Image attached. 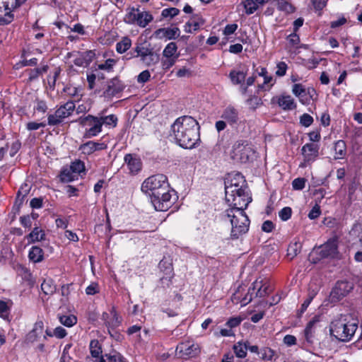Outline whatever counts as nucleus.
Masks as SVG:
<instances>
[{
  "instance_id": "55",
  "label": "nucleus",
  "mask_w": 362,
  "mask_h": 362,
  "mask_svg": "<svg viewBox=\"0 0 362 362\" xmlns=\"http://www.w3.org/2000/svg\"><path fill=\"white\" fill-rule=\"evenodd\" d=\"M151 74L148 70L141 71L137 76V82L139 83H144L149 81Z\"/></svg>"
},
{
  "instance_id": "38",
  "label": "nucleus",
  "mask_w": 362,
  "mask_h": 362,
  "mask_svg": "<svg viewBox=\"0 0 362 362\" xmlns=\"http://www.w3.org/2000/svg\"><path fill=\"white\" fill-rule=\"evenodd\" d=\"M177 47L176 43L173 42H170L167 45V46L165 47L163 52V57H165V58L173 57V55L177 52Z\"/></svg>"
},
{
  "instance_id": "59",
  "label": "nucleus",
  "mask_w": 362,
  "mask_h": 362,
  "mask_svg": "<svg viewBox=\"0 0 362 362\" xmlns=\"http://www.w3.org/2000/svg\"><path fill=\"white\" fill-rule=\"evenodd\" d=\"M176 57L166 58L162 61V67L163 69L167 70L172 67L175 63Z\"/></svg>"
},
{
  "instance_id": "57",
  "label": "nucleus",
  "mask_w": 362,
  "mask_h": 362,
  "mask_svg": "<svg viewBox=\"0 0 362 362\" xmlns=\"http://www.w3.org/2000/svg\"><path fill=\"white\" fill-rule=\"evenodd\" d=\"M115 64V61L112 59H108L105 63L99 64V69L110 71L112 69V66Z\"/></svg>"
},
{
  "instance_id": "25",
  "label": "nucleus",
  "mask_w": 362,
  "mask_h": 362,
  "mask_svg": "<svg viewBox=\"0 0 362 362\" xmlns=\"http://www.w3.org/2000/svg\"><path fill=\"white\" fill-rule=\"evenodd\" d=\"M335 159L343 158L346 153V146L344 141L339 140L334 144Z\"/></svg>"
},
{
  "instance_id": "31",
  "label": "nucleus",
  "mask_w": 362,
  "mask_h": 362,
  "mask_svg": "<svg viewBox=\"0 0 362 362\" xmlns=\"http://www.w3.org/2000/svg\"><path fill=\"white\" fill-rule=\"evenodd\" d=\"M205 23V21L203 18L199 14L193 15L190 20L188 21V26H192L194 31H196L199 29V28L203 25Z\"/></svg>"
},
{
  "instance_id": "61",
  "label": "nucleus",
  "mask_w": 362,
  "mask_h": 362,
  "mask_svg": "<svg viewBox=\"0 0 362 362\" xmlns=\"http://www.w3.org/2000/svg\"><path fill=\"white\" fill-rule=\"evenodd\" d=\"M81 54H82L88 65L93 61L95 55V52L92 50L81 52Z\"/></svg>"
},
{
  "instance_id": "50",
  "label": "nucleus",
  "mask_w": 362,
  "mask_h": 362,
  "mask_svg": "<svg viewBox=\"0 0 362 362\" xmlns=\"http://www.w3.org/2000/svg\"><path fill=\"white\" fill-rule=\"evenodd\" d=\"M79 149L81 150L84 154L87 155H90L95 152L93 144H92V141H88L81 145Z\"/></svg>"
},
{
  "instance_id": "58",
  "label": "nucleus",
  "mask_w": 362,
  "mask_h": 362,
  "mask_svg": "<svg viewBox=\"0 0 362 362\" xmlns=\"http://www.w3.org/2000/svg\"><path fill=\"white\" fill-rule=\"evenodd\" d=\"M286 69L287 64L284 62H281L277 64V70L276 71V74L279 76H283L286 74Z\"/></svg>"
},
{
  "instance_id": "39",
  "label": "nucleus",
  "mask_w": 362,
  "mask_h": 362,
  "mask_svg": "<svg viewBox=\"0 0 362 362\" xmlns=\"http://www.w3.org/2000/svg\"><path fill=\"white\" fill-rule=\"evenodd\" d=\"M300 250H301L300 243L296 242L293 244H291L288 246L287 255L288 257H291V259H293L300 252Z\"/></svg>"
},
{
  "instance_id": "46",
  "label": "nucleus",
  "mask_w": 362,
  "mask_h": 362,
  "mask_svg": "<svg viewBox=\"0 0 362 362\" xmlns=\"http://www.w3.org/2000/svg\"><path fill=\"white\" fill-rule=\"evenodd\" d=\"M180 13V10L177 8H165L162 11L161 15L163 18H173L177 16Z\"/></svg>"
},
{
  "instance_id": "41",
  "label": "nucleus",
  "mask_w": 362,
  "mask_h": 362,
  "mask_svg": "<svg viewBox=\"0 0 362 362\" xmlns=\"http://www.w3.org/2000/svg\"><path fill=\"white\" fill-rule=\"evenodd\" d=\"M101 125H112L115 127L117 125V118L114 115H110L108 116L100 117Z\"/></svg>"
},
{
  "instance_id": "48",
  "label": "nucleus",
  "mask_w": 362,
  "mask_h": 362,
  "mask_svg": "<svg viewBox=\"0 0 362 362\" xmlns=\"http://www.w3.org/2000/svg\"><path fill=\"white\" fill-rule=\"evenodd\" d=\"M247 105L251 109H256L262 104L261 99L257 96H250L246 101Z\"/></svg>"
},
{
  "instance_id": "21",
  "label": "nucleus",
  "mask_w": 362,
  "mask_h": 362,
  "mask_svg": "<svg viewBox=\"0 0 362 362\" xmlns=\"http://www.w3.org/2000/svg\"><path fill=\"white\" fill-rule=\"evenodd\" d=\"M279 105L284 110H291L296 108L294 100L291 95H281L278 100Z\"/></svg>"
},
{
  "instance_id": "13",
  "label": "nucleus",
  "mask_w": 362,
  "mask_h": 362,
  "mask_svg": "<svg viewBox=\"0 0 362 362\" xmlns=\"http://www.w3.org/2000/svg\"><path fill=\"white\" fill-rule=\"evenodd\" d=\"M125 85L117 78H113L107 82V88L103 92V95L105 98H111L117 93L123 91Z\"/></svg>"
},
{
  "instance_id": "17",
  "label": "nucleus",
  "mask_w": 362,
  "mask_h": 362,
  "mask_svg": "<svg viewBox=\"0 0 362 362\" xmlns=\"http://www.w3.org/2000/svg\"><path fill=\"white\" fill-rule=\"evenodd\" d=\"M124 161L131 173L136 174L141 170V162L139 158L133 156L132 154H127L124 156Z\"/></svg>"
},
{
  "instance_id": "8",
  "label": "nucleus",
  "mask_w": 362,
  "mask_h": 362,
  "mask_svg": "<svg viewBox=\"0 0 362 362\" xmlns=\"http://www.w3.org/2000/svg\"><path fill=\"white\" fill-rule=\"evenodd\" d=\"M351 288L352 287L349 282L344 281H338L330 293L331 301H339L349 293Z\"/></svg>"
},
{
  "instance_id": "14",
  "label": "nucleus",
  "mask_w": 362,
  "mask_h": 362,
  "mask_svg": "<svg viewBox=\"0 0 362 362\" xmlns=\"http://www.w3.org/2000/svg\"><path fill=\"white\" fill-rule=\"evenodd\" d=\"M153 49L150 43H147L146 42L137 43L134 48V52L128 53L126 58L127 59H130L132 58L139 57L141 61V59L148 55Z\"/></svg>"
},
{
  "instance_id": "11",
  "label": "nucleus",
  "mask_w": 362,
  "mask_h": 362,
  "mask_svg": "<svg viewBox=\"0 0 362 362\" xmlns=\"http://www.w3.org/2000/svg\"><path fill=\"white\" fill-rule=\"evenodd\" d=\"M10 0H0V25L8 24L13 19L12 13L14 8L11 6Z\"/></svg>"
},
{
  "instance_id": "52",
  "label": "nucleus",
  "mask_w": 362,
  "mask_h": 362,
  "mask_svg": "<svg viewBox=\"0 0 362 362\" xmlns=\"http://www.w3.org/2000/svg\"><path fill=\"white\" fill-rule=\"evenodd\" d=\"M313 122V118L308 114L304 113L303 115L300 117V123L301 125L308 127H310Z\"/></svg>"
},
{
  "instance_id": "43",
  "label": "nucleus",
  "mask_w": 362,
  "mask_h": 362,
  "mask_svg": "<svg viewBox=\"0 0 362 362\" xmlns=\"http://www.w3.org/2000/svg\"><path fill=\"white\" fill-rule=\"evenodd\" d=\"M70 168L73 173L79 174L85 170V165L83 161L76 160L71 163Z\"/></svg>"
},
{
  "instance_id": "28",
  "label": "nucleus",
  "mask_w": 362,
  "mask_h": 362,
  "mask_svg": "<svg viewBox=\"0 0 362 362\" xmlns=\"http://www.w3.org/2000/svg\"><path fill=\"white\" fill-rule=\"evenodd\" d=\"M248 341H239L233 346V350L237 357L245 358L247 355Z\"/></svg>"
},
{
  "instance_id": "3",
  "label": "nucleus",
  "mask_w": 362,
  "mask_h": 362,
  "mask_svg": "<svg viewBox=\"0 0 362 362\" xmlns=\"http://www.w3.org/2000/svg\"><path fill=\"white\" fill-rule=\"evenodd\" d=\"M173 135L181 147L192 148L199 139V127L196 119L190 116L178 117L171 126Z\"/></svg>"
},
{
  "instance_id": "1",
  "label": "nucleus",
  "mask_w": 362,
  "mask_h": 362,
  "mask_svg": "<svg viewBox=\"0 0 362 362\" xmlns=\"http://www.w3.org/2000/svg\"><path fill=\"white\" fill-rule=\"evenodd\" d=\"M245 182L243 176L239 173L225 182L226 201L230 208L225 210L223 218L230 223L232 239H238L249 230L250 220L245 209L252 199L245 192Z\"/></svg>"
},
{
  "instance_id": "5",
  "label": "nucleus",
  "mask_w": 362,
  "mask_h": 362,
  "mask_svg": "<svg viewBox=\"0 0 362 362\" xmlns=\"http://www.w3.org/2000/svg\"><path fill=\"white\" fill-rule=\"evenodd\" d=\"M75 109V104L72 101H69L64 105L60 106L54 114L48 115L47 124L49 126H57L62 123L64 119L70 116Z\"/></svg>"
},
{
  "instance_id": "12",
  "label": "nucleus",
  "mask_w": 362,
  "mask_h": 362,
  "mask_svg": "<svg viewBox=\"0 0 362 362\" xmlns=\"http://www.w3.org/2000/svg\"><path fill=\"white\" fill-rule=\"evenodd\" d=\"M234 153L235 156H239L240 162L247 163L254 154V151L248 144H245V142L243 141L237 142L235 144Z\"/></svg>"
},
{
  "instance_id": "63",
  "label": "nucleus",
  "mask_w": 362,
  "mask_h": 362,
  "mask_svg": "<svg viewBox=\"0 0 362 362\" xmlns=\"http://www.w3.org/2000/svg\"><path fill=\"white\" fill-rule=\"evenodd\" d=\"M288 40L292 46H296L300 42V37L295 32L288 36Z\"/></svg>"
},
{
  "instance_id": "44",
  "label": "nucleus",
  "mask_w": 362,
  "mask_h": 362,
  "mask_svg": "<svg viewBox=\"0 0 362 362\" xmlns=\"http://www.w3.org/2000/svg\"><path fill=\"white\" fill-rule=\"evenodd\" d=\"M74 173H73L71 170V168L69 170H64L60 175L61 180L64 182H69L72 181L75 177V175H74Z\"/></svg>"
},
{
  "instance_id": "27",
  "label": "nucleus",
  "mask_w": 362,
  "mask_h": 362,
  "mask_svg": "<svg viewBox=\"0 0 362 362\" xmlns=\"http://www.w3.org/2000/svg\"><path fill=\"white\" fill-rule=\"evenodd\" d=\"M41 289L45 295H52L56 291V285L52 279H45L41 284Z\"/></svg>"
},
{
  "instance_id": "37",
  "label": "nucleus",
  "mask_w": 362,
  "mask_h": 362,
  "mask_svg": "<svg viewBox=\"0 0 362 362\" xmlns=\"http://www.w3.org/2000/svg\"><path fill=\"white\" fill-rule=\"evenodd\" d=\"M45 234L44 231L37 227L34 228L33 231L30 233L29 237L31 242L40 241L45 239Z\"/></svg>"
},
{
  "instance_id": "60",
  "label": "nucleus",
  "mask_w": 362,
  "mask_h": 362,
  "mask_svg": "<svg viewBox=\"0 0 362 362\" xmlns=\"http://www.w3.org/2000/svg\"><path fill=\"white\" fill-rule=\"evenodd\" d=\"M45 126H46V123H45V122L37 123L35 122H30L27 123V124H26L27 129L30 131L37 130L39 128L45 127Z\"/></svg>"
},
{
  "instance_id": "51",
  "label": "nucleus",
  "mask_w": 362,
  "mask_h": 362,
  "mask_svg": "<svg viewBox=\"0 0 362 362\" xmlns=\"http://www.w3.org/2000/svg\"><path fill=\"white\" fill-rule=\"evenodd\" d=\"M291 214H292V210L290 207H288V206L283 208L279 212V216L280 218L284 221L288 220L291 218Z\"/></svg>"
},
{
  "instance_id": "35",
  "label": "nucleus",
  "mask_w": 362,
  "mask_h": 362,
  "mask_svg": "<svg viewBox=\"0 0 362 362\" xmlns=\"http://www.w3.org/2000/svg\"><path fill=\"white\" fill-rule=\"evenodd\" d=\"M243 5L247 15L252 14L259 7L255 0H245L243 2Z\"/></svg>"
},
{
  "instance_id": "42",
  "label": "nucleus",
  "mask_w": 362,
  "mask_h": 362,
  "mask_svg": "<svg viewBox=\"0 0 362 362\" xmlns=\"http://www.w3.org/2000/svg\"><path fill=\"white\" fill-rule=\"evenodd\" d=\"M293 93L300 98V100L302 101V98L306 95L305 89L303 86L300 83H296L293 86L292 88Z\"/></svg>"
},
{
  "instance_id": "19",
  "label": "nucleus",
  "mask_w": 362,
  "mask_h": 362,
  "mask_svg": "<svg viewBox=\"0 0 362 362\" xmlns=\"http://www.w3.org/2000/svg\"><path fill=\"white\" fill-rule=\"evenodd\" d=\"M319 146L317 144L309 143L302 147V153L308 160L314 159L318 156Z\"/></svg>"
},
{
  "instance_id": "26",
  "label": "nucleus",
  "mask_w": 362,
  "mask_h": 362,
  "mask_svg": "<svg viewBox=\"0 0 362 362\" xmlns=\"http://www.w3.org/2000/svg\"><path fill=\"white\" fill-rule=\"evenodd\" d=\"M258 284V280H256L252 284L251 286L248 288L247 294L243 297L241 300V306H245L252 301L255 291L257 288Z\"/></svg>"
},
{
  "instance_id": "6",
  "label": "nucleus",
  "mask_w": 362,
  "mask_h": 362,
  "mask_svg": "<svg viewBox=\"0 0 362 362\" xmlns=\"http://www.w3.org/2000/svg\"><path fill=\"white\" fill-rule=\"evenodd\" d=\"M125 19L128 23L136 24L141 28H145L153 21V18L148 11L132 8L127 14Z\"/></svg>"
},
{
  "instance_id": "32",
  "label": "nucleus",
  "mask_w": 362,
  "mask_h": 362,
  "mask_svg": "<svg viewBox=\"0 0 362 362\" xmlns=\"http://www.w3.org/2000/svg\"><path fill=\"white\" fill-rule=\"evenodd\" d=\"M132 46V40L128 37H124L116 45V50L117 52L122 54L127 51Z\"/></svg>"
},
{
  "instance_id": "9",
  "label": "nucleus",
  "mask_w": 362,
  "mask_h": 362,
  "mask_svg": "<svg viewBox=\"0 0 362 362\" xmlns=\"http://www.w3.org/2000/svg\"><path fill=\"white\" fill-rule=\"evenodd\" d=\"M320 258L334 257L338 252L337 240L332 238L321 245L317 250Z\"/></svg>"
},
{
  "instance_id": "30",
  "label": "nucleus",
  "mask_w": 362,
  "mask_h": 362,
  "mask_svg": "<svg viewBox=\"0 0 362 362\" xmlns=\"http://www.w3.org/2000/svg\"><path fill=\"white\" fill-rule=\"evenodd\" d=\"M141 62L146 66H151L158 63L159 55L153 49L145 57L141 59Z\"/></svg>"
},
{
  "instance_id": "4",
  "label": "nucleus",
  "mask_w": 362,
  "mask_h": 362,
  "mask_svg": "<svg viewBox=\"0 0 362 362\" xmlns=\"http://www.w3.org/2000/svg\"><path fill=\"white\" fill-rule=\"evenodd\" d=\"M349 315H340L329 325L330 334L341 341L351 339L357 328V322Z\"/></svg>"
},
{
  "instance_id": "49",
  "label": "nucleus",
  "mask_w": 362,
  "mask_h": 362,
  "mask_svg": "<svg viewBox=\"0 0 362 362\" xmlns=\"http://www.w3.org/2000/svg\"><path fill=\"white\" fill-rule=\"evenodd\" d=\"M319 290H320L319 285H317V284H315L313 282H310V284H309V288H308V297L310 299L313 300L315 297V296L317 294Z\"/></svg>"
},
{
  "instance_id": "45",
  "label": "nucleus",
  "mask_w": 362,
  "mask_h": 362,
  "mask_svg": "<svg viewBox=\"0 0 362 362\" xmlns=\"http://www.w3.org/2000/svg\"><path fill=\"white\" fill-rule=\"evenodd\" d=\"M306 179L303 177H298L293 180L292 187L295 190H302L305 185Z\"/></svg>"
},
{
  "instance_id": "54",
  "label": "nucleus",
  "mask_w": 362,
  "mask_h": 362,
  "mask_svg": "<svg viewBox=\"0 0 362 362\" xmlns=\"http://www.w3.org/2000/svg\"><path fill=\"white\" fill-rule=\"evenodd\" d=\"M9 313V307L7 303L3 300H0V316L4 319L8 317Z\"/></svg>"
},
{
  "instance_id": "36",
  "label": "nucleus",
  "mask_w": 362,
  "mask_h": 362,
  "mask_svg": "<svg viewBox=\"0 0 362 362\" xmlns=\"http://www.w3.org/2000/svg\"><path fill=\"white\" fill-rule=\"evenodd\" d=\"M90 351L93 357L97 358L102 353L101 346L98 340L93 339L90 343Z\"/></svg>"
},
{
  "instance_id": "23",
  "label": "nucleus",
  "mask_w": 362,
  "mask_h": 362,
  "mask_svg": "<svg viewBox=\"0 0 362 362\" xmlns=\"http://www.w3.org/2000/svg\"><path fill=\"white\" fill-rule=\"evenodd\" d=\"M316 322H317V320H313L310 321L308 323V325L304 330V336H305V341L309 344H312L313 343V339L315 337L314 326H315Z\"/></svg>"
},
{
  "instance_id": "56",
  "label": "nucleus",
  "mask_w": 362,
  "mask_h": 362,
  "mask_svg": "<svg viewBox=\"0 0 362 362\" xmlns=\"http://www.w3.org/2000/svg\"><path fill=\"white\" fill-rule=\"evenodd\" d=\"M321 214L320 207L318 204H315L308 214V218L311 220H314L319 217Z\"/></svg>"
},
{
  "instance_id": "33",
  "label": "nucleus",
  "mask_w": 362,
  "mask_h": 362,
  "mask_svg": "<svg viewBox=\"0 0 362 362\" xmlns=\"http://www.w3.org/2000/svg\"><path fill=\"white\" fill-rule=\"evenodd\" d=\"M72 57H75V59L74 60V63L76 66H88V64L86 63V60L83 57L81 52H69L66 55L67 58H71Z\"/></svg>"
},
{
  "instance_id": "34",
  "label": "nucleus",
  "mask_w": 362,
  "mask_h": 362,
  "mask_svg": "<svg viewBox=\"0 0 362 362\" xmlns=\"http://www.w3.org/2000/svg\"><path fill=\"white\" fill-rule=\"evenodd\" d=\"M277 8L287 13H291L295 11V8L287 0H277Z\"/></svg>"
},
{
  "instance_id": "24",
  "label": "nucleus",
  "mask_w": 362,
  "mask_h": 362,
  "mask_svg": "<svg viewBox=\"0 0 362 362\" xmlns=\"http://www.w3.org/2000/svg\"><path fill=\"white\" fill-rule=\"evenodd\" d=\"M43 255V250L38 246L32 247L28 254L30 260L35 263L42 261Z\"/></svg>"
},
{
  "instance_id": "20",
  "label": "nucleus",
  "mask_w": 362,
  "mask_h": 362,
  "mask_svg": "<svg viewBox=\"0 0 362 362\" xmlns=\"http://www.w3.org/2000/svg\"><path fill=\"white\" fill-rule=\"evenodd\" d=\"M100 362H127L126 359L116 351L101 356Z\"/></svg>"
},
{
  "instance_id": "29",
  "label": "nucleus",
  "mask_w": 362,
  "mask_h": 362,
  "mask_svg": "<svg viewBox=\"0 0 362 362\" xmlns=\"http://www.w3.org/2000/svg\"><path fill=\"white\" fill-rule=\"evenodd\" d=\"M246 77V74L243 71L232 70L229 74V78L231 82L235 84L242 83Z\"/></svg>"
},
{
  "instance_id": "62",
  "label": "nucleus",
  "mask_w": 362,
  "mask_h": 362,
  "mask_svg": "<svg viewBox=\"0 0 362 362\" xmlns=\"http://www.w3.org/2000/svg\"><path fill=\"white\" fill-rule=\"evenodd\" d=\"M98 292V285L95 283L91 284L86 288V293L87 295H94Z\"/></svg>"
},
{
  "instance_id": "47",
  "label": "nucleus",
  "mask_w": 362,
  "mask_h": 362,
  "mask_svg": "<svg viewBox=\"0 0 362 362\" xmlns=\"http://www.w3.org/2000/svg\"><path fill=\"white\" fill-rule=\"evenodd\" d=\"M47 71V66H45L43 67L42 69H38V68H36V69H30L28 70V72H29V78H28V80L30 81H32L33 80H35L36 78H38V76H40V74L42 72V71Z\"/></svg>"
},
{
  "instance_id": "22",
  "label": "nucleus",
  "mask_w": 362,
  "mask_h": 362,
  "mask_svg": "<svg viewBox=\"0 0 362 362\" xmlns=\"http://www.w3.org/2000/svg\"><path fill=\"white\" fill-rule=\"evenodd\" d=\"M110 317L107 320V327L108 329H114L115 328L119 327L122 322L121 317L117 314L115 308L112 307L110 309Z\"/></svg>"
},
{
  "instance_id": "10",
  "label": "nucleus",
  "mask_w": 362,
  "mask_h": 362,
  "mask_svg": "<svg viewBox=\"0 0 362 362\" xmlns=\"http://www.w3.org/2000/svg\"><path fill=\"white\" fill-rule=\"evenodd\" d=\"M176 351L179 356L183 358L194 357L199 352L198 345L191 344L189 342L179 344L177 346Z\"/></svg>"
},
{
  "instance_id": "40",
  "label": "nucleus",
  "mask_w": 362,
  "mask_h": 362,
  "mask_svg": "<svg viewBox=\"0 0 362 362\" xmlns=\"http://www.w3.org/2000/svg\"><path fill=\"white\" fill-rule=\"evenodd\" d=\"M59 321L66 327H72L76 323L77 320L74 315H62L59 317Z\"/></svg>"
},
{
  "instance_id": "2",
  "label": "nucleus",
  "mask_w": 362,
  "mask_h": 362,
  "mask_svg": "<svg viewBox=\"0 0 362 362\" xmlns=\"http://www.w3.org/2000/svg\"><path fill=\"white\" fill-rule=\"evenodd\" d=\"M141 190L146 193L151 192V200L156 211H165L173 204L172 194L175 192L168 182L167 177L163 174H157L146 179L141 185Z\"/></svg>"
},
{
  "instance_id": "64",
  "label": "nucleus",
  "mask_w": 362,
  "mask_h": 362,
  "mask_svg": "<svg viewBox=\"0 0 362 362\" xmlns=\"http://www.w3.org/2000/svg\"><path fill=\"white\" fill-rule=\"evenodd\" d=\"M274 223L272 221H265L263 223H262V230L264 231V232H266V233H270L272 231L273 228H274Z\"/></svg>"
},
{
  "instance_id": "16",
  "label": "nucleus",
  "mask_w": 362,
  "mask_h": 362,
  "mask_svg": "<svg viewBox=\"0 0 362 362\" xmlns=\"http://www.w3.org/2000/svg\"><path fill=\"white\" fill-rule=\"evenodd\" d=\"M156 37L162 39L167 38L168 40L175 39L180 35V30L178 28H159L154 32Z\"/></svg>"
},
{
  "instance_id": "53",
  "label": "nucleus",
  "mask_w": 362,
  "mask_h": 362,
  "mask_svg": "<svg viewBox=\"0 0 362 362\" xmlns=\"http://www.w3.org/2000/svg\"><path fill=\"white\" fill-rule=\"evenodd\" d=\"M257 288H258V289H257V291L255 293V297L262 298V297H264V296L268 295L269 287L265 286L264 288H263V284H262V281H259Z\"/></svg>"
},
{
  "instance_id": "7",
  "label": "nucleus",
  "mask_w": 362,
  "mask_h": 362,
  "mask_svg": "<svg viewBox=\"0 0 362 362\" xmlns=\"http://www.w3.org/2000/svg\"><path fill=\"white\" fill-rule=\"evenodd\" d=\"M80 124L86 127L84 136L91 138L97 136L102 131V125L100 117L88 115L84 117L79 118Z\"/></svg>"
},
{
  "instance_id": "18",
  "label": "nucleus",
  "mask_w": 362,
  "mask_h": 362,
  "mask_svg": "<svg viewBox=\"0 0 362 362\" xmlns=\"http://www.w3.org/2000/svg\"><path fill=\"white\" fill-rule=\"evenodd\" d=\"M43 322L38 321L34 325L33 329L26 335L25 342L32 344L37 341V338L42 334Z\"/></svg>"
},
{
  "instance_id": "15",
  "label": "nucleus",
  "mask_w": 362,
  "mask_h": 362,
  "mask_svg": "<svg viewBox=\"0 0 362 362\" xmlns=\"http://www.w3.org/2000/svg\"><path fill=\"white\" fill-rule=\"evenodd\" d=\"M221 118L231 126L237 124L240 119L238 110L230 105L223 110Z\"/></svg>"
}]
</instances>
